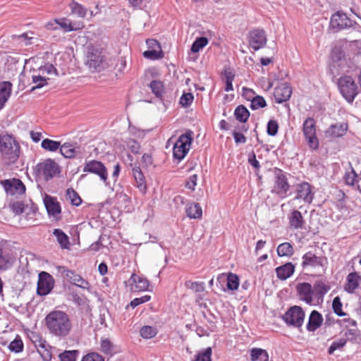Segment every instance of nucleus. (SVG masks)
Here are the masks:
<instances>
[{
	"label": "nucleus",
	"instance_id": "nucleus-1",
	"mask_svg": "<svg viewBox=\"0 0 361 361\" xmlns=\"http://www.w3.org/2000/svg\"><path fill=\"white\" fill-rule=\"evenodd\" d=\"M46 326L54 336L63 338L71 332L73 324L69 315L61 310L50 312L45 317Z\"/></svg>",
	"mask_w": 361,
	"mask_h": 361
},
{
	"label": "nucleus",
	"instance_id": "nucleus-2",
	"mask_svg": "<svg viewBox=\"0 0 361 361\" xmlns=\"http://www.w3.org/2000/svg\"><path fill=\"white\" fill-rule=\"evenodd\" d=\"M20 153V145L13 137L8 134L0 136V154L5 164H15L19 158Z\"/></svg>",
	"mask_w": 361,
	"mask_h": 361
},
{
	"label": "nucleus",
	"instance_id": "nucleus-3",
	"mask_svg": "<svg viewBox=\"0 0 361 361\" xmlns=\"http://www.w3.org/2000/svg\"><path fill=\"white\" fill-rule=\"evenodd\" d=\"M105 55L102 49L91 46L88 48L85 65L92 72H99L104 68Z\"/></svg>",
	"mask_w": 361,
	"mask_h": 361
},
{
	"label": "nucleus",
	"instance_id": "nucleus-4",
	"mask_svg": "<svg viewBox=\"0 0 361 361\" xmlns=\"http://www.w3.org/2000/svg\"><path fill=\"white\" fill-rule=\"evenodd\" d=\"M36 176L39 179L48 181L60 173L59 165L54 160L47 159L37 164L35 169Z\"/></svg>",
	"mask_w": 361,
	"mask_h": 361
},
{
	"label": "nucleus",
	"instance_id": "nucleus-5",
	"mask_svg": "<svg viewBox=\"0 0 361 361\" xmlns=\"http://www.w3.org/2000/svg\"><path fill=\"white\" fill-rule=\"evenodd\" d=\"M328 259L324 256H317L312 251L305 253L302 257L301 267L303 269H311L324 273L326 270Z\"/></svg>",
	"mask_w": 361,
	"mask_h": 361
},
{
	"label": "nucleus",
	"instance_id": "nucleus-6",
	"mask_svg": "<svg viewBox=\"0 0 361 361\" xmlns=\"http://www.w3.org/2000/svg\"><path fill=\"white\" fill-rule=\"evenodd\" d=\"M338 87L341 95L350 104L353 103L358 94V87L350 75L341 76L338 80Z\"/></svg>",
	"mask_w": 361,
	"mask_h": 361
},
{
	"label": "nucleus",
	"instance_id": "nucleus-7",
	"mask_svg": "<svg viewBox=\"0 0 361 361\" xmlns=\"http://www.w3.org/2000/svg\"><path fill=\"white\" fill-rule=\"evenodd\" d=\"M193 133L188 130L182 134L176 142L173 148V157L181 161L189 152L192 141Z\"/></svg>",
	"mask_w": 361,
	"mask_h": 361
},
{
	"label": "nucleus",
	"instance_id": "nucleus-8",
	"mask_svg": "<svg viewBox=\"0 0 361 361\" xmlns=\"http://www.w3.org/2000/svg\"><path fill=\"white\" fill-rule=\"evenodd\" d=\"M274 185L272 192L276 193L280 198H286L290 190L287 173L278 168L274 169Z\"/></svg>",
	"mask_w": 361,
	"mask_h": 361
},
{
	"label": "nucleus",
	"instance_id": "nucleus-9",
	"mask_svg": "<svg viewBox=\"0 0 361 361\" xmlns=\"http://www.w3.org/2000/svg\"><path fill=\"white\" fill-rule=\"evenodd\" d=\"M332 60L334 61L333 66L340 68L341 73L353 74L358 70V66L350 59H347L343 56L341 51H334L331 55Z\"/></svg>",
	"mask_w": 361,
	"mask_h": 361
},
{
	"label": "nucleus",
	"instance_id": "nucleus-10",
	"mask_svg": "<svg viewBox=\"0 0 361 361\" xmlns=\"http://www.w3.org/2000/svg\"><path fill=\"white\" fill-rule=\"evenodd\" d=\"M302 132L309 147L314 150L317 149L319 140L316 135V123L313 118L309 117L303 122Z\"/></svg>",
	"mask_w": 361,
	"mask_h": 361
},
{
	"label": "nucleus",
	"instance_id": "nucleus-11",
	"mask_svg": "<svg viewBox=\"0 0 361 361\" xmlns=\"http://www.w3.org/2000/svg\"><path fill=\"white\" fill-rule=\"evenodd\" d=\"M305 319V312L302 309L297 305L291 307L283 314V321L289 326L299 328L301 327Z\"/></svg>",
	"mask_w": 361,
	"mask_h": 361
},
{
	"label": "nucleus",
	"instance_id": "nucleus-12",
	"mask_svg": "<svg viewBox=\"0 0 361 361\" xmlns=\"http://www.w3.org/2000/svg\"><path fill=\"white\" fill-rule=\"evenodd\" d=\"M83 171L97 174L100 178L101 180L104 183L106 186L112 188L111 183L107 180V169L101 161L92 160L86 162L83 168Z\"/></svg>",
	"mask_w": 361,
	"mask_h": 361
},
{
	"label": "nucleus",
	"instance_id": "nucleus-13",
	"mask_svg": "<svg viewBox=\"0 0 361 361\" xmlns=\"http://www.w3.org/2000/svg\"><path fill=\"white\" fill-rule=\"evenodd\" d=\"M59 271L68 282L82 289L90 290L91 286L90 283L83 279L80 275L76 274L74 271L69 270L65 267H59Z\"/></svg>",
	"mask_w": 361,
	"mask_h": 361
},
{
	"label": "nucleus",
	"instance_id": "nucleus-14",
	"mask_svg": "<svg viewBox=\"0 0 361 361\" xmlns=\"http://www.w3.org/2000/svg\"><path fill=\"white\" fill-rule=\"evenodd\" d=\"M298 296L300 300L309 305H318L313 293L312 286L307 282L299 283L295 288Z\"/></svg>",
	"mask_w": 361,
	"mask_h": 361
},
{
	"label": "nucleus",
	"instance_id": "nucleus-15",
	"mask_svg": "<svg viewBox=\"0 0 361 361\" xmlns=\"http://www.w3.org/2000/svg\"><path fill=\"white\" fill-rule=\"evenodd\" d=\"M54 279L49 273L42 271L39 274L37 293L39 295L49 294L54 288Z\"/></svg>",
	"mask_w": 361,
	"mask_h": 361
},
{
	"label": "nucleus",
	"instance_id": "nucleus-16",
	"mask_svg": "<svg viewBox=\"0 0 361 361\" xmlns=\"http://www.w3.org/2000/svg\"><path fill=\"white\" fill-rule=\"evenodd\" d=\"M330 26L335 31L341 30L353 26L352 20L343 13L338 11L332 15Z\"/></svg>",
	"mask_w": 361,
	"mask_h": 361
},
{
	"label": "nucleus",
	"instance_id": "nucleus-17",
	"mask_svg": "<svg viewBox=\"0 0 361 361\" xmlns=\"http://www.w3.org/2000/svg\"><path fill=\"white\" fill-rule=\"evenodd\" d=\"M267 39L265 32L262 29H255L249 33V44L255 51L264 47Z\"/></svg>",
	"mask_w": 361,
	"mask_h": 361
},
{
	"label": "nucleus",
	"instance_id": "nucleus-18",
	"mask_svg": "<svg viewBox=\"0 0 361 361\" xmlns=\"http://www.w3.org/2000/svg\"><path fill=\"white\" fill-rule=\"evenodd\" d=\"M1 184L8 195H22L25 192V186L19 179L4 180Z\"/></svg>",
	"mask_w": 361,
	"mask_h": 361
},
{
	"label": "nucleus",
	"instance_id": "nucleus-19",
	"mask_svg": "<svg viewBox=\"0 0 361 361\" xmlns=\"http://www.w3.org/2000/svg\"><path fill=\"white\" fill-rule=\"evenodd\" d=\"M43 201L49 216L56 219H59L61 209L56 197L45 195Z\"/></svg>",
	"mask_w": 361,
	"mask_h": 361
},
{
	"label": "nucleus",
	"instance_id": "nucleus-20",
	"mask_svg": "<svg viewBox=\"0 0 361 361\" xmlns=\"http://www.w3.org/2000/svg\"><path fill=\"white\" fill-rule=\"evenodd\" d=\"M314 197V193L312 191V187L307 182H303L298 184L296 187L295 198L302 200L306 203H311Z\"/></svg>",
	"mask_w": 361,
	"mask_h": 361
},
{
	"label": "nucleus",
	"instance_id": "nucleus-21",
	"mask_svg": "<svg viewBox=\"0 0 361 361\" xmlns=\"http://www.w3.org/2000/svg\"><path fill=\"white\" fill-rule=\"evenodd\" d=\"M292 94L291 87L287 82H284L279 85L274 90V98L278 104L288 101Z\"/></svg>",
	"mask_w": 361,
	"mask_h": 361
},
{
	"label": "nucleus",
	"instance_id": "nucleus-22",
	"mask_svg": "<svg viewBox=\"0 0 361 361\" xmlns=\"http://www.w3.org/2000/svg\"><path fill=\"white\" fill-rule=\"evenodd\" d=\"M329 286L323 280L316 281L312 286L314 295L318 305L323 302L324 296L329 290Z\"/></svg>",
	"mask_w": 361,
	"mask_h": 361
},
{
	"label": "nucleus",
	"instance_id": "nucleus-23",
	"mask_svg": "<svg viewBox=\"0 0 361 361\" xmlns=\"http://www.w3.org/2000/svg\"><path fill=\"white\" fill-rule=\"evenodd\" d=\"M290 228L298 230L305 228V221L300 212L294 209L288 216Z\"/></svg>",
	"mask_w": 361,
	"mask_h": 361
},
{
	"label": "nucleus",
	"instance_id": "nucleus-24",
	"mask_svg": "<svg viewBox=\"0 0 361 361\" xmlns=\"http://www.w3.org/2000/svg\"><path fill=\"white\" fill-rule=\"evenodd\" d=\"M348 128V126L346 123L332 124L328 130H326L325 134L326 137H342L347 132Z\"/></svg>",
	"mask_w": 361,
	"mask_h": 361
},
{
	"label": "nucleus",
	"instance_id": "nucleus-25",
	"mask_svg": "<svg viewBox=\"0 0 361 361\" xmlns=\"http://www.w3.org/2000/svg\"><path fill=\"white\" fill-rule=\"evenodd\" d=\"M295 271V266L291 262H287L276 269L277 277L282 281L290 278Z\"/></svg>",
	"mask_w": 361,
	"mask_h": 361
},
{
	"label": "nucleus",
	"instance_id": "nucleus-26",
	"mask_svg": "<svg viewBox=\"0 0 361 361\" xmlns=\"http://www.w3.org/2000/svg\"><path fill=\"white\" fill-rule=\"evenodd\" d=\"M322 322L323 317L322 314L318 311L313 310L310 315L307 329L309 331H314L322 326Z\"/></svg>",
	"mask_w": 361,
	"mask_h": 361
},
{
	"label": "nucleus",
	"instance_id": "nucleus-27",
	"mask_svg": "<svg viewBox=\"0 0 361 361\" xmlns=\"http://www.w3.org/2000/svg\"><path fill=\"white\" fill-rule=\"evenodd\" d=\"M12 84L10 82H0V111L4 108L11 97Z\"/></svg>",
	"mask_w": 361,
	"mask_h": 361
},
{
	"label": "nucleus",
	"instance_id": "nucleus-28",
	"mask_svg": "<svg viewBox=\"0 0 361 361\" xmlns=\"http://www.w3.org/2000/svg\"><path fill=\"white\" fill-rule=\"evenodd\" d=\"M133 175L135 180L136 187L139 189L140 192L145 194L147 191L146 181L141 169L139 167L133 168Z\"/></svg>",
	"mask_w": 361,
	"mask_h": 361
},
{
	"label": "nucleus",
	"instance_id": "nucleus-29",
	"mask_svg": "<svg viewBox=\"0 0 361 361\" xmlns=\"http://www.w3.org/2000/svg\"><path fill=\"white\" fill-rule=\"evenodd\" d=\"M57 24L58 29L60 28L66 32L78 30L82 27L80 23L73 24L69 19L65 18H57Z\"/></svg>",
	"mask_w": 361,
	"mask_h": 361
},
{
	"label": "nucleus",
	"instance_id": "nucleus-30",
	"mask_svg": "<svg viewBox=\"0 0 361 361\" xmlns=\"http://www.w3.org/2000/svg\"><path fill=\"white\" fill-rule=\"evenodd\" d=\"M185 212L190 219H200L202 215V207L198 203L187 204Z\"/></svg>",
	"mask_w": 361,
	"mask_h": 361
},
{
	"label": "nucleus",
	"instance_id": "nucleus-31",
	"mask_svg": "<svg viewBox=\"0 0 361 361\" xmlns=\"http://www.w3.org/2000/svg\"><path fill=\"white\" fill-rule=\"evenodd\" d=\"M53 234L56 237V240L61 249L70 248L71 244L69 241V237L61 229H54Z\"/></svg>",
	"mask_w": 361,
	"mask_h": 361
},
{
	"label": "nucleus",
	"instance_id": "nucleus-32",
	"mask_svg": "<svg viewBox=\"0 0 361 361\" xmlns=\"http://www.w3.org/2000/svg\"><path fill=\"white\" fill-rule=\"evenodd\" d=\"M130 281L134 283V290L137 291H144L148 288L149 281L147 279L140 277L135 274L131 275Z\"/></svg>",
	"mask_w": 361,
	"mask_h": 361
},
{
	"label": "nucleus",
	"instance_id": "nucleus-33",
	"mask_svg": "<svg viewBox=\"0 0 361 361\" xmlns=\"http://www.w3.org/2000/svg\"><path fill=\"white\" fill-rule=\"evenodd\" d=\"M251 361H269V354L266 350L253 348L250 350Z\"/></svg>",
	"mask_w": 361,
	"mask_h": 361
},
{
	"label": "nucleus",
	"instance_id": "nucleus-34",
	"mask_svg": "<svg viewBox=\"0 0 361 361\" xmlns=\"http://www.w3.org/2000/svg\"><path fill=\"white\" fill-rule=\"evenodd\" d=\"M35 348H37L38 353L40 355L44 361H50L51 360V347L47 343L46 341Z\"/></svg>",
	"mask_w": 361,
	"mask_h": 361
},
{
	"label": "nucleus",
	"instance_id": "nucleus-35",
	"mask_svg": "<svg viewBox=\"0 0 361 361\" xmlns=\"http://www.w3.org/2000/svg\"><path fill=\"white\" fill-rule=\"evenodd\" d=\"M100 350L104 354L110 356H112L118 352L116 346L108 338H102L101 340Z\"/></svg>",
	"mask_w": 361,
	"mask_h": 361
},
{
	"label": "nucleus",
	"instance_id": "nucleus-36",
	"mask_svg": "<svg viewBox=\"0 0 361 361\" xmlns=\"http://www.w3.org/2000/svg\"><path fill=\"white\" fill-rule=\"evenodd\" d=\"M234 116L238 121L245 123L250 116V112L245 106L239 105L235 109Z\"/></svg>",
	"mask_w": 361,
	"mask_h": 361
},
{
	"label": "nucleus",
	"instance_id": "nucleus-37",
	"mask_svg": "<svg viewBox=\"0 0 361 361\" xmlns=\"http://www.w3.org/2000/svg\"><path fill=\"white\" fill-rule=\"evenodd\" d=\"M279 257H290L293 255L294 250L292 245L289 243L280 244L276 249Z\"/></svg>",
	"mask_w": 361,
	"mask_h": 361
},
{
	"label": "nucleus",
	"instance_id": "nucleus-38",
	"mask_svg": "<svg viewBox=\"0 0 361 361\" xmlns=\"http://www.w3.org/2000/svg\"><path fill=\"white\" fill-rule=\"evenodd\" d=\"M59 149L61 154L66 158L74 157L77 153L76 148L71 143L66 142L61 145Z\"/></svg>",
	"mask_w": 361,
	"mask_h": 361
},
{
	"label": "nucleus",
	"instance_id": "nucleus-39",
	"mask_svg": "<svg viewBox=\"0 0 361 361\" xmlns=\"http://www.w3.org/2000/svg\"><path fill=\"white\" fill-rule=\"evenodd\" d=\"M360 276L356 273H350L347 276L346 290L348 292H353L359 285Z\"/></svg>",
	"mask_w": 361,
	"mask_h": 361
},
{
	"label": "nucleus",
	"instance_id": "nucleus-40",
	"mask_svg": "<svg viewBox=\"0 0 361 361\" xmlns=\"http://www.w3.org/2000/svg\"><path fill=\"white\" fill-rule=\"evenodd\" d=\"M69 6L71 10V13L76 15L79 18H84L87 13V9L81 4L77 3L75 1H72Z\"/></svg>",
	"mask_w": 361,
	"mask_h": 361
},
{
	"label": "nucleus",
	"instance_id": "nucleus-41",
	"mask_svg": "<svg viewBox=\"0 0 361 361\" xmlns=\"http://www.w3.org/2000/svg\"><path fill=\"white\" fill-rule=\"evenodd\" d=\"M61 146L60 142L54 141L48 138L42 140L41 147L49 152H56Z\"/></svg>",
	"mask_w": 361,
	"mask_h": 361
},
{
	"label": "nucleus",
	"instance_id": "nucleus-42",
	"mask_svg": "<svg viewBox=\"0 0 361 361\" xmlns=\"http://www.w3.org/2000/svg\"><path fill=\"white\" fill-rule=\"evenodd\" d=\"M152 92L156 97L161 98L164 92V86L161 81L152 80L149 85Z\"/></svg>",
	"mask_w": 361,
	"mask_h": 361
},
{
	"label": "nucleus",
	"instance_id": "nucleus-43",
	"mask_svg": "<svg viewBox=\"0 0 361 361\" xmlns=\"http://www.w3.org/2000/svg\"><path fill=\"white\" fill-rule=\"evenodd\" d=\"M23 347L24 345L21 338L19 336H16L15 339L10 343L8 349L11 352L19 353L23 350Z\"/></svg>",
	"mask_w": 361,
	"mask_h": 361
},
{
	"label": "nucleus",
	"instance_id": "nucleus-44",
	"mask_svg": "<svg viewBox=\"0 0 361 361\" xmlns=\"http://www.w3.org/2000/svg\"><path fill=\"white\" fill-rule=\"evenodd\" d=\"M212 348L208 347L197 353L194 361H212Z\"/></svg>",
	"mask_w": 361,
	"mask_h": 361
},
{
	"label": "nucleus",
	"instance_id": "nucleus-45",
	"mask_svg": "<svg viewBox=\"0 0 361 361\" xmlns=\"http://www.w3.org/2000/svg\"><path fill=\"white\" fill-rule=\"evenodd\" d=\"M227 288L231 290H237L239 287V279L236 274L230 273L227 276Z\"/></svg>",
	"mask_w": 361,
	"mask_h": 361
},
{
	"label": "nucleus",
	"instance_id": "nucleus-46",
	"mask_svg": "<svg viewBox=\"0 0 361 361\" xmlns=\"http://www.w3.org/2000/svg\"><path fill=\"white\" fill-rule=\"evenodd\" d=\"M140 334L142 338L148 339L154 337L157 334V331L154 327L144 326L141 328Z\"/></svg>",
	"mask_w": 361,
	"mask_h": 361
},
{
	"label": "nucleus",
	"instance_id": "nucleus-47",
	"mask_svg": "<svg viewBox=\"0 0 361 361\" xmlns=\"http://www.w3.org/2000/svg\"><path fill=\"white\" fill-rule=\"evenodd\" d=\"M208 44L207 38L201 37L195 39L191 47V51L197 53Z\"/></svg>",
	"mask_w": 361,
	"mask_h": 361
},
{
	"label": "nucleus",
	"instance_id": "nucleus-48",
	"mask_svg": "<svg viewBox=\"0 0 361 361\" xmlns=\"http://www.w3.org/2000/svg\"><path fill=\"white\" fill-rule=\"evenodd\" d=\"M32 81L34 84H35V85L32 87V91H34L36 89L42 88V87L47 85V79L41 75H32Z\"/></svg>",
	"mask_w": 361,
	"mask_h": 361
},
{
	"label": "nucleus",
	"instance_id": "nucleus-49",
	"mask_svg": "<svg viewBox=\"0 0 361 361\" xmlns=\"http://www.w3.org/2000/svg\"><path fill=\"white\" fill-rule=\"evenodd\" d=\"M344 178L347 185H354L357 182L358 176L354 169L351 168L345 172Z\"/></svg>",
	"mask_w": 361,
	"mask_h": 361
},
{
	"label": "nucleus",
	"instance_id": "nucleus-50",
	"mask_svg": "<svg viewBox=\"0 0 361 361\" xmlns=\"http://www.w3.org/2000/svg\"><path fill=\"white\" fill-rule=\"evenodd\" d=\"M185 286L196 293H201L204 290V283L203 282L187 281Z\"/></svg>",
	"mask_w": 361,
	"mask_h": 361
},
{
	"label": "nucleus",
	"instance_id": "nucleus-51",
	"mask_svg": "<svg viewBox=\"0 0 361 361\" xmlns=\"http://www.w3.org/2000/svg\"><path fill=\"white\" fill-rule=\"evenodd\" d=\"M267 106V102L263 97L257 95L255 97L252 99L250 108L252 110H257L260 108H264Z\"/></svg>",
	"mask_w": 361,
	"mask_h": 361
},
{
	"label": "nucleus",
	"instance_id": "nucleus-52",
	"mask_svg": "<svg viewBox=\"0 0 361 361\" xmlns=\"http://www.w3.org/2000/svg\"><path fill=\"white\" fill-rule=\"evenodd\" d=\"M143 56L148 59L157 60L163 57V52L161 49H149L143 52Z\"/></svg>",
	"mask_w": 361,
	"mask_h": 361
},
{
	"label": "nucleus",
	"instance_id": "nucleus-53",
	"mask_svg": "<svg viewBox=\"0 0 361 361\" xmlns=\"http://www.w3.org/2000/svg\"><path fill=\"white\" fill-rule=\"evenodd\" d=\"M66 195L68 197V199L71 200V202L72 204H73L75 206H79L81 204V202H82L81 198L73 188H68L67 190Z\"/></svg>",
	"mask_w": 361,
	"mask_h": 361
},
{
	"label": "nucleus",
	"instance_id": "nucleus-54",
	"mask_svg": "<svg viewBox=\"0 0 361 361\" xmlns=\"http://www.w3.org/2000/svg\"><path fill=\"white\" fill-rule=\"evenodd\" d=\"M78 355L77 350H68L59 355L61 361H75Z\"/></svg>",
	"mask_w": 361,
	"mask_h": 361
},
{
	"label": "nucleus",
	"instance_id": "nucleus-55",
	"mask_svg": "<svg viewBox=\"0 0 361 361\" xmlns=\"http://www.w3.org/2000/svg\"><path fill=\"white\" fill-rule=\"evenodd\" d=\"M126 146L133 154H138L140 149V145L138 142L134 139L128 138L126 140Z\"/></svg>",
	"mask_w": 361,
	"mask_h": 361
},
{
	"label": "nucleus",
	"instance_id": "nucleus-56",
	"mask_svg": "<svg viewBox=\"0 0 361 361\" xmlns=\"http://www.w3.org/2000/svg\"><path fill=\"white\" fill-rule=\"evenodd\" d=\"M347 342V340L344 338H341L337 341H334L328 350L329 354L331 355L335 350L343 348Z\"/></svg>",
	"mask_w": 361,
	"mask_h": 361
},
{
	"label": "nucleus",
	"instance_id": "nucleus-57",
	"mask_svg": "<svg viewBox=\"0 0 361 361\" xmlns=\"http://www.w3.org/2000/svg\"><path fill=\"white\" fill-rule=\"evenodd\" d=\"M279 130V125L276 121L270 120L267 126V134L270 136H275Z\"/></svg>",
	"mask_w": 361,
	"mask_h": 361
},
{
	"label": "nucleus",
	"instance_id": "nucleus-58",
	"mask_svg": "<svg viewBox=\"0 0 361 361\" xmlns=\"http://www.w3.org/2000/svg\"><path fill=\"white\" fill-rule=\"evenodd\" d=\"M234 79V75L231 71H226L225 73V91L230 92L233 90V81Z\"/></svg>",
	"mask_w": 361,
	"mask_h": 361
},
{
	"label": "nucleus",
	"instance_id": "nucleus-59",
	"mask_svg": "<svg viewBox=\"0 0 361 361\" xmlns=\"http://www.w3.org/2000/svg\"><path fill=\"white\" fill-rule=\"evenodd\" d=\"M193 99L194 97L192 93H183L180 98V104L182 106L188 107L192 104Z\"/></svg>",
	"mask_w": 361,
	"mask_h": 361
},
{
	"label": "nucleus",
	"instance_id": "nucleus-60",
	"mask_svg": "<svg viewBox=\"0 0 361 361\" xmlns=\"http://www.w3.org/2000/svg\"><path fill=\"white\" fill-rule=\"evenodd\" d=\"M342 303L338 296L336 297L332 303L334 312L338 316H343L345 313L342 311Z\"/></svg>",
	"mask_w": 361,
	"mask_h": 361
},
{
	"label": "nucleus",
	"instance_id": "nucleus-61",
	"mask_svg": "<svg viewBox=\"0 0 361 361\" xmlns=\"http://www.w3.org/2000/svg\"><path fill=\"white\" fill-rule=\"evenodd\" d=\"M39 71L42 75H44V74L57 75V70L56 69V68L53 65L49 64V63L46 64L44 66L40 67L39 69Z\"/></svg>",
	"mask_w": 361,
	"mask_h": 361
},
{
	"label": "nucleus",
	"instance_id": "nucleus-62",
	"mask_svg": "<svg viewBox=\"0 0 361 361\" xmlns=\"http://www.w3.org/2000/svg\"><path fill=\"white\" fill-rule=\"evenodd\" d=\"M81 361H104V359L97 353H90L85 355Z\"/></svg>",
	"mask_w": 361,
	"mask_h": 361
},
{
	"label": "nucleus",
	"instance_id": "nucleus-63",
	"mask_svg": "<svg viewBox=\"0 0 361 361\" xmlns=\"http://www.w3.org/2000/svg\"><path fill=\"white\" fill-rule=\"evenodd\" d=\"M28 336L30 339V341L34 343L35 346L37 347L39 344H41L42 342H44L45 340H44L42 336L39 335V334L35 332V331H31Z\"/></svg>",
	"mask_w": 361,
	"mask_h": 361
},
{
	"label": "nucleus",
	"instance_id": "nucleus-64",
	"mask_svg": "<svg viewBox=\"0 0 361 361\" xmlns=\"http://www.w3.org/2000/svg\"><path fill=\"white\" fill-rule=\"evenodd\" d=\"M197 176L196 174H193L190 176L186 180L185 186L186 188L191 190L192 191H194L197 185Z\"/></svg>",
	"mask_w": 361,
	"mask_h": 361
}]
</instances>
